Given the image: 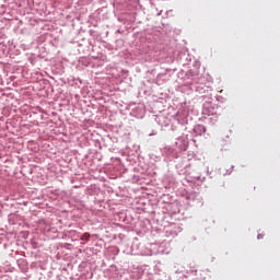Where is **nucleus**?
I'll use <instances>...</instances> for the list:
<instances>
[{
	"instance_id": "nucleus-1",
	"label": "nucleus",
	"mask_w": 280,
	"mask_h": 280,
	"mask_svg": "<svg viewBox=\"0 0 280 280\" xmlns=\"http://www.w3.org/2000/svg\"><path fill=\"white\" fill-rule=\"evenodd\" d=\"M90 237H91V234L84 233V234L81 236V240H82V241H85V242H89Z\"/></svg>"
}]
</instances>
